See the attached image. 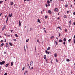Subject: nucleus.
Segmentation results:
<instances>
[{
  "instance_id": "nucleus-9",
  "label": "nucleus",
  "mask_w": 75,
  "mask_h": 75,
  "mask_svg": "<svg viewBox=\"0 0 75 75\" xmlns=\"http://www.w3.org/2000/svg\"><path fill=\"white\" fill-rule=\"evenodd\" d=\"M13 4H14V3L13 2H11V6H12Z\"/></svg>"
},
{
  "instance_id": "nucleus-46",
  "label": "nucleus",
  "mask_w": 75,
  "mask_h": 75,
  "mask_svg": "<svg viewBox=\"0 0 75 75\" xmlns=\"http://www.w3.org/2000/svg\"><path fill=\"white\" fill-rule=\"evenodd\" d=\"M65 43H66L65 42H63V44H64V45H65Z\"/></svg>"
},
{
  "instance_id": "nucleus-47",
  "label": "nucleus",
  "mask_w": 75,
  "mask_h": 75,
  "mask_svg": "<svg viewBox=\"0 0 75 75\" xmlns=\"http://www.w3.org/2000/svg\"><path fill=\"white\" fill-rule=\"evenodd\" d=\"M44 31L46 33H47V32L46 31V30H45Z\"/></svg>"
},
{
  "instance_id": "nucleus-13",
  "label": "nucleus",
  "mask_w": 75,
  "mask_h": 75,
  "mask_svg": "<svg viewBox=\"0 0 75 75\" xmlns=\"http://www.w3.org/2000/svg\"><path fill=\"white\" fill-rule=\"evenodd\" d=\"M30 63L31 64V65H33V62L32 61H31Z\"/></svg>"
},
{
  "instance_id": "nucleus-33",
  "label": "nucleus",
  "mask_w": 75,
  "mask_h": 75,
  "mask_svg": "<svg viewBox=\"0 0 75 75\" xmlns=\"http://www.w3.org/2000/svg\"><path fill=\"white\" fill-rule=\"evenodd\" d=\"M31 30H32V28H31L30 29V31H31Z\"/></svg>"
},
{
  "instance_id": "nucleus-28",
  "label": "nucleus",
  "mask_w": 75,
  "mask_h": 75,
  "mask_svg": "<svg viewBox=\"0 0 75 75\" xmlns=\"http://www.w3.org/2000/svg\"><path fill=\"white\" fill-rule=\"evenodd\" d=\"M71 41V40L70 39H69L68 40V41H69V42H70Z\"/></svg>"
},
{
  "instance_id": "nucleus-31",
  "label": "nucleus",
  "mask_w": 75,
  "mask_h": 75,
  "mask_svg": "<svg viewBox=\"0 0 75 75\" xmlns=\"http://www.w3.org/2000/svg\"><path fill=\"white\" fill-rule=\"evenodd\" d=\"M47 3H48V4H49V3H50V1H49V0H48L47 1Z\"/></svg>"
},
{
  "instance_id": "nucleus-64",
  "label": "nucleus",
  "mask_w": 75,
  "mask_h": 75,
  "mask_svg": "<svg viewBox=\"0 0 75 75\" xmlns=\"http://www.w3.org/2000/svg\"><path fill=\"white\" fill-rule=\"evenodd\" d=\"M55 44L57 45V41H55Z\"/></svg>"
},
{
  "instance_id": "nucleus-55",
  "label": "nucleus",
  "mask_w": 75,
  "mask_h": 75,
  "mask_svg": "<svg viewBox=\"0 0 75 75\" xmlns=\"http://www.w3.org/2000/svg\"><path fill=\"white\" fill-rule=\"evenodd\" d=\"M59 37H61V35L60 34H59Z\"/></svg>"
},
{
  "instance_id": "nucleus-57",
  "label": "nucleus",
  "mask_w": 75,
  "mask_h": 75,
  "mask_svg": "<svg viewBox=\"0 0 75 75\" xmlns=\"http://www.w3.org/2000/svg\"><path fill=\"white\" fill-rule=\"evenodd\" d=\"M27 1V0H24V2H25Z\"/></svg>"
},
{
  "instance_id": "nucleus-15",
  "label": "nucleus",
  "mask_w": 75,
  "mask_h": 75,
  "mask_svg": "<svg viewBox=\"0 0 75 75\" xmlns=\"http://www.w3.org/2000/svg\"><path fill=\"white\" fill-rule=\"evenodd\" d=\"M68 6V4L66 3V4L65 5V7H67Z\"/></svg>"
},
{
  "instance_id": "nucleus-17",
  "label": "nucleus",
  "mask_w": 75,
  "mask_h": 75,
  "mask_svg": "<svg viewBox=\"0 0 75 75\" xmlns=\"http://www.w3.org/2000/svg\"><path fill=\"white\" fill-rule=\"evenodd\" d=\"M38 23H41V22H40V19H38Z\"/></svg>"
},
{
  "instance_id": "nucleus-22",
  "label": "nucleus",
  "mask_w": 75,
  "mask_h": 75,
  "mask_svg": "<svg viewBox=\"0 0 75 75\" xmlns=\"http://www.w3.org/2000/svg\"><path fill=\"white\" fill-rule=\"evenodd\" d=\"M50 47H48V48H47V50H48V51H49V50H50Z\"/></svg>"
},
{
  "instance_id": "nucleus-42",
  "label": "nucleus",
  "mask_w": 75,
  "mask_h": 75,
  "mask_svg": "<svg viewBox=\"0 0 75 75\" xmlns=\"http://www.w3.org/2000/svg\"><path fill=\"white\" fill-rule=\"evenodd\" d=\"M46 62L47 63H48V61H47V59L46 60Z\"/></svg>"
},
{
  "instance_id": "nucleus-43",
  "label": "nucleus",
  "mask_w": 75,
  "mask_h": 75,
  "mask_svg": "<svg viewBox=\"0 0 75 75\" xmlns=\"http://www.w3.org/2000/svg\"><path fill=\"white\" fill-rule=\"evenodd\" d=\"M7 35H8V37H10V35L8 34Z\"/></svg>"
},
{
  "instance_id": "nucleus-59",
  "label": "nucleus",
  "mask_w": 75,
  "mask_h": 75,
  "mask_svg": "<svg viewBox=\"0 0 75 75\" xmlns=\"http://www.w3.org/2000/svg\"><path fill=\"white\" fill-rule=\"evenodd\" d=\"M74 41H75V38L74 39Z\"/></svg>"
},
{
  "instance_id": "nucleus-62",
  "label": "nucleus",
  "mask_w": 75,
  "mask_h": 75,
  "mask_svg": "<svg viewBox=\"0 0 75 75\" xmlns=\"http://www.w3.org/2000/svg\"><path fill=\"white\" fill-rule=\"evenodd\" d=\"M74 44H75V41H74Z\"/></svg>"
},
{
  "instance_id": "nucleus-19",
  "label": "nucleus",
  "mask_w": 75,
  "mask_h": 75,
  "mask_svg": "<svg viewBox=\"0 0 75 75\" xmlns=\"http://www.w3.org/2000/svg\"><path fill=\"white\" fill-rule=\"evenodd\" d=\"M59 42H62V40H61V39H60V40H59Z\"/></svg>"
},
{
  "instance_id": "nucleus-52",
  "label": "nucleus",
  "mask_w": 75,
  "mask_h": 75,
  "mask_svg": "<svg viewBox=\"0 0 75 75\" xmlns=\"http://www.w3.org/2000/svg\"><path fill=\"white\" fill-rule=\"evenodd\" d=\"M46 7H48V5L46 4Z\"/></svg>"
},
{
  "instance_id": "nucleus-26",
  "label": "nucleus",
  "mask_w": 75,
  "mask_h": 75,
  "mask_svg": "<svg viewBox=\"0 0 75 75\" xmlns=\"http://www.w3.org/2000/svg\"><path fill=\"white\" fill-rule=\"evenodd\" d=\"M54 38V36H52L51 37V39H52V38Z\"/></svg>"
},
{
  "instance_id": "nucleus-39",
  "label": "nucleus",
  "mask_w": 75,
  "mask_h": 75,
  "mask_svg": "<svg viewBox=\"0 0 75 75\" xmlns=\"http://www.w3.org/2000/svg\"><path fill=\"white\" fill-rule=\"evenodd\" d=\"M13 40L14 41H16V39H14Z\"/></svg>"
},
{
  "instance_id": "nucleus-36",
  "label": "nucleus",
  "mask_w": 75,
  "mask_h": 75,
  "mask_svg": "<svg viewBox=\"0 0 75 75\" xmlns=\"http://www.w3.org/2000/svg\"><path fill=\"white\" fill-rule=\"evenodd\" d=\"M24 67H23L22 68V71H24Z\"/></svg>"
},
{
  "instance_id": "nucleus-45",
  "label": "nucleus",
  "mask_w": 75,
  "mask_h": 75,
  "mask_svg": "<svg viewBox=\"0 0 75 75\" xmlns=\"http://www.w3.org/2000/svg\"><path fill=\"white\" fill-rule=\"evenodd\" d=\"M45 19H47V16H45Z\"/></svg>"
},
{
  "instance_id": "nucleus-53",
  "label": "nucleus",
  "mask_w": 75,
  "mask_h": 75,
  "mask_svg": "<svg viewBox=\"0 0 75 75\" xmlns=\"http://www.w3.org/2000/svg\"><path fill=\"white\" fill-rule=\"evenodd\" d=\"M37 42H39V40L38 39Z\"/></svg>"
},
{
  "instance_id": "nucleus-1",
  "label": "nucleus",
  "mask_w": 75,
  "mask_h": 75,
  "mask_svg": "<svg viewBox=\"0 0 75 75\" xmlns=\"http://www.w3.org/2000/svg\"><path fill=\"white\" fill-rule=\"evenodd\" d=\"M5 64V61H3L2 62H0V65H2L3 64Z\"/></svg>"
},
{
  "instance_id": "nucleus-23",
  "label": "nucleus",
  "mask_w": 75,
  "mask_h": 75,
  "mask_svg": "<svg viewBox=\"0 0 75 75\" xmlns=\"http://www.w3.org/2000/svg\"><path fill=\"white\" fill-rule=\"evenodd\" d=\"M15 35L16 37H18V35H17V34H15Z\"/></svg>"
},
{
  "instance_id": "nucleus-14",
  "label": "nucleus",
  "mask_w": 75,
  "mask_h": 75,
  "mask_svg": "<svg viewBox=\"0 0 75 75\" xmlns=\"http://www.w3.org/2000/svg\"><path fill=\"white\" fill-rule=\"evenodd\" d=\"M64 18H66V17H67V16H66V15H64Z\"/></svg>"
},
{
  "instance_id": "nucleus-61",
  "label": "nucleus",
  "mask_w": 75,
  "mask_h": 75,
  "mask_svg": "<svg viewBox=\"0 0 75 75\" xmlns=\"http://www.w3.org/2000/svg\"><path fill=\"white\" fill-rule=\"evenodd\" d=\"M72 5H71V8L72 7Z\"/></svg>"
},
{
  "instance_id": "nucleus-4",
  "label": "nucleus",
  "mask_w": 75,
  "mask_h": 75,
  "mask_svg": "<svg viewBox=\"0 0 75 75\" xmlns=\"http://www.w3.org/2000/svg\"><path fill=\"white\" fill-rule=\"evenodd\" d=\"M48 13H49V14H52V12H51V10H49L48 11Z\"/></svg>"
},
{
  "instance_id": "nucleus-24",
  "label": "nucleus",
  "mask_w": 75,
  "mask_h": 75,
  "mask_svg": "<svg viewBox=\"0 0 75 75\" xmlns=\"http://www.w3.org/2000/svg\"><path fill=\"white\" fill-rule=\"evenodd\" d=\"M5 28V27H3V28H2V31H3V30H4Z\"/></svg>"
},
{
  "instance_id": "nucleus-12",
  "label": "nucleus",
  "mask_w": 75,
  "mask_h": 75,
  "mask_svg": "<svg viewBox=\"0 0 75 75\" xmlns=\"http://www.w3.org/2000/svg\"><path fill=\"white\" fill-rule=\"evenodd\" d=\"M67 40V39H66V38H64L63 39V41H64V42H65V41H66Z\"/></svg>"
},
{
  "instance_id": "nucleus-10",
  "label": "nucleus",
  "mask_w": 75,
  "mask_h": 75,
  "mask_svg": "<svg viewBox=\"0 0 75 75\" xmlns=\"http://www.w3.org/2000/svg\"><path fill=\"white\" fill-rule=\"evenodd\" d=\"M9 63L6 64L5 65V66L6 67H8V65H9Z\"/></svg>"
},
{
  "instance_id": "nucleus-34",
  "label": "nucleus",
  "mask_w": 75,
  "mask_h": 75,
  "mask_svg": "<svg viewBox=\"0 0 75 75\" xmlns=\"http://www.w3.org/2000/svg\"><path fill=\"white\" fill-rule=\"evenodd\" d=\"M24 50L25 52V51H26V49H25V46L24 47Z\"/></svg>"
},
{
  "instance_id": "nucleus-51",
  "label": "nucleus",
  "mask_w": 75,
  "mask_h": 75,
  "mask_svg": "<svg viewBox=\"0 0 75 75\" xmlns=\"http://www.w3.org/2000/svg\"><path fill=\"white\" fill-rule=\"evenodd\" d=\"M50 6V4H48V6Z\"/></svg>"
},
{
  "instance_id": "nucleus-11",
  "label": "nucleus",
  "mask_w": 75,
  "mask_h": 75,
  "mask_svg": "<svg viewBox=\"0 0 75 75\" xmlns=\"http://www.w3.org/2000/svg\"><path fill=\"white\" fill-rule=\"evenodd\" d=\"M13 62H11V66H13Z\"/></svg>"
},
{
  "instance_id": "nucleus-30",
  "label": "nucleus",
  "mask_w": 75,
  "mask_h": 75,
  "mask_svg": "<svg viewBox=\"0 0 75 75\" xmlns=\"http://www.w3.org/2000/svg\"><path fill=\"white\" fill-rule=\"evenodd\" d=\"M56 28H59V29L61 30V27H57Z\"/></svg>"
},
{
  "instance_id": "nucleus-63",
  "label": "nucleus",
  "mask_w": 75,
  "mask_h": 75,
  "mask_svg": "<svg viewBox=\"0 0 75 75\" xmlns=\"http://www.w3.org/2000/svg\"><path fill=\"white\" fill-rule=\"evenodd\" d=\"M13 30H11V33H12V32H13Z\"/></svg>"
},
{
  "instance_id": "nucleus-18",
  "label": "nucleus",
  "mask_w": 75,
  "mask_h": 75,
  "mask_svg": "<svg viewBox=\"0 0 75 75\" xmlns=\"http://www.w3.org/2000/svg\"><path fill=\"white\" fill-rule=\"evenodd\" d=\"M66 61H67V62H69V61H70V60H69V59H67Z\"/></svg>"
},
{
  "instance_id": "nucleus-48",
  "label": "nucleus",
  "mask_w": 75,
  "mask_h": 75,
  "mask_svg": "<svg viewBox=\"0 0 75 75\" xmlns=\"http://www.w3.org/2000/svg\"><path fill=\"white\" fill-rule=\"evenodd\" d=\"M57 19H58V20H59V19H60V18H59V17H58L57 18Z\"/></svg>"
},
{
  "instance_id": "nucleus-6",
  "label": "nucleus",
  "mask_w": 75,
  "mask_h": 75,
  "mask_svg": "<svg viewBox=\"0 0 75 75\" xmlns=\"http://www.w3.org/2000/svg\"><path fill=\"white\" fill-rule=\"evenodd\" d=\"M5 47L6 48H7V47H8V43H6V45L5 46Z\"/></svg>"
},
{
  "instance_id": "nucleus-27",
  "label": "nucleus",
  "mask_w": 75,
  "mask_h": 75,
  "mask_svg": "<svg viewBox=\"0 0 75 75\" xmlns=\"http://www.w3.org/2000/svg\"><path fill=\"white\" fill-rule=\"evenodd\" d=\"M57 56V54H54L55 57H56Z\"/></svg>"
},
{
  "instance_id": "nucleus-40",
  "label": "nucleus",
  "mask_w": 75,
  "mask_h": 75,
  "mask_svg": "<svg viewBox=\"0 0 75 75\" xmlns=\"http://www.w3.org/2000/svg\"><path fill=\"white\" fill-rule=\"evenodd\" d=\"M56 62H58V61L57 59H56Z\"/></svg>"
},
{
  "instance_id": "nucleus-49",
  "label": "nucleus",
  "mask_w": 75,
  "mask_h": 75,
  "mask_svg": "<svg viewBox=\"0 0 75 75\" xmlns=\"http://www.w3.org/2000/svg\"><path fill=\"white\" fill-rule=\"evenodd\" d=\"M65 31H66V32H67V29H65Z\"/></svg>"
},
{
  "instance_id": "nucleus-25",
  "label": "nucleus",
  "mask_w": 75,
  "mask_h": 75,
  "mask_svg": "<svg viewBox=\"0 0 75 75\" xmlns=\"http://www.w3.org/2000/svg\"><path fill=\"white\" fill-rule=\"evenodd\" d=\"M28 41H29V39H28L27 40H26V42H28Z\"/></svg>"
},
{
  "instance_id": "nucleus-3",
  "label": "nucleus",
  "mask_w": 75,
  "mask_h": 75,
  "mask_svg": "<svg viewBox=\"0 0 75 75\" xmlns=\"http://www.w3.org/2000/svg\"><path fill=\"white\" fill-rule=\"evenodd\" d=\"M12 16H13V14L12 13H11L10 14V13L9 14V16H8V17H12Z\"/></svg>"
},
{
  "instance_id": "nucleus-44",
  "label": "nucleus",
  "mask_w": 75,
  "mask_h": 75,
  "mask_svg": "<svg viewBox=\"0 0 75 75\" xmlns=\"http://www.w3.org/2000/svg\"><path fill=\"white\" fill-rule=\"evenodd\" d=\"M28 72L27 71H25V73H26V74Z\"/></svg>"
},
{
  "instance_id": "nucleus-21",
  "label": "nucleus",
  "mask_w": 75,
  "mask_h": 75,
  "mask_svg": "<svg viewBox=\"0 0 75 75\" xmlns=\"http://www.w3.org/2000/svg\"><path fill=\"white\" fill-rule=\"evenodd\" d=\"M3 2V1H0V4H1Z\"/></svg>"
},
{
  "instance_id": "nucleus-37",
  "label": "nucleus",
  "mask_w": 75,
  "mask_h": 75,
  "mask_svg": "<svg viewBox=\"0 0 75 75\" xmlns=\"http://www.w3.org/2000/svg\"><path fill=\"white\" fill-rule=\"evenodd\" d=\"M71 20H70L69 22V24H71Z\"/></svg>"
},
{
  "instance_id": "nucleus-2",
  "label": "nucleus",
  "mask_w": 75,
  "mask_h": 75,
  "mask_svg": "<svg viewBox=\"0 0 75 75\" xmlns=\"http://www.w3.org/2000/svg\"><path fill=\"white\" fill-rule=\"evenodd\" d=\"M54 11L55 12H58V11H59V10L57 8H56L54 9Z\"/></svg>"
},
{
  "instance_id": "nucleus-20",
  "label": "nucleus",
  "mask_w": 75,
  "mask_h": 75,
  "mask_svg": "<svg viewBox=\"0 0 75 75\" xmlns=\"http://www.w3.org/2000/svg\"><path fill=\"white\" fill-rule=\"evenodd\" d=\"M3 45H4V43H2L1 45V47H3Z\"/></svg>"
},
{
  "instance_id": "nucleus-54",
  "label": "nucleus",
  "mask_w": 75,
  "mask_h": 75,
  "mask_svg": "<svg viewBox=\"0 0 75 75\" xmlns=\"http://www.w3.org/2000/svg\"><path fill=\"white\" fill-rule=\"evenodd\" d=\"M2 15V13H1L0 14V16H1V15Z\"/></svg>"
},
{
  "instance_id": "nucleus-16",
  "label": "nucleus",
  "mask_w": 75,
  "mask_h": 75,
  "mask_svg": "<svg viewBox=\"0 0 75 75\" xmlns=\"http://www.w3.org/2000/svg\"><path fill=\"white\" fill-rule=\"evenodd\" d=\"M9 45H10L11 46H13V44H12L10 42V43H9Z\"/></svg>"
},
{
  "instance_id": "nucleus-32",
  "label": "nucleus",
  "mask_w": 75,
  "mask_h": 75,
  "mask_svg": "<svg viewBox=\"0 0 75 75\" xmlns=\"http://www.w3.org/2000/svg\"><path fill=\"white\" fill-rule=\"evenodd\" d=\"M35 51H36V46H35Z\"/></svg>"
},
{
  "instance_id": "nucleus-35",
  "label": "nucleus",
  "mask_w": 75,
  "mask_h": 75,
  "mask_svg": "<svg viewBox=\"0 0 75 75\" xmlns=\"http://www.w3.org/2000/svg\"><path fill=\"white\" fill-rule=\"evenodd\" d=\"M33 69V67H31V68H30V70H31L32 69Z\"/></svg>"
},
{
  "instance_id": "nucleus-38",
  "label": "nucleus",
  "mask_w": 75,
  "mask_h": 75,
  "mask_svg": "<svg viewBox=\"0 0 75 75\" xmlns=\"http://www.w3.org/2000/svg\"><path fill=\"white\" fill-rule=\"evenodd\" d=\"M7 75V73H5L4 74V75Z\"/></svg>"
},
{
  "instance_id": "nucleus-5",
  "label": "nucleus",
  "mask_w": 75,
  "mask_h": 75,
  "mask_svg": "<svg viewBox=\"0 0 75 75\" xmlns=\"http://www.w3.org/2000/svg\"><path fill=\"white\" fill-rule=\"evenodd\" d=\"M44 59H45H45H46L47 58V56H46V55H44Z\"/></svg>"
},
{
  "instance_id": "nucleus-29",
  "label": "nucleus",
  "mask_w": 75,
  "mask_h": 75,
  "mask_svg": "<svg viewBox=\"0 0 75 75\" xmlns=\"http://www.w3.org/2000/svg\"><path fill=\"white\" fill-rule=\"evenodd\" d=\"M8 17H7V19L6 21V23H7V21H8Z\"/></svg>"
},
{
  "instance_id": "nucleus-56",
  "label": "nucleus",
  "mask_w": 75,
  "mask_h": 75,
  "mask_svg": "<svg viewBox=\"0 0 75 75\" xmlns=\"http://www.w3.org/2000/svg\"><path fill=\"white\" fill-rule=\"evenodd\" d=\"M73 14H74V15H75V12H74V13H73Z\"/></svg>"
},
{
  "instance_id": "nucleus-8",
  "label": "nucleus",
  "mask_w": 75,
  "mask_h": 75,
  "mask_svg": "<svg viewBox=\"0 0 75 75\" xmlns=\"http://www.w3.org/2000/svg\"><path fill=\"white\" fill-rule=\"evenodd\" d=\"M19 26H21V22H20V21H19Z\"/></svg>"
},
{
  "instance_id": "nucleus-50",
  "label": "nucleus",
  "mask_w": 75,
  "mask_h": 75,
  "mask_svg": "<svg viewBox=\"0 0 75 75\" xmlns=\"http://www.w3.org/2000/svg\"><path fill=\"white\" fill-rule=\"evenodd\" d=\"M1 42H3V40H1Z\"/></svg>"
},
{
  "instance_id": "nucleus-41",
  "label": "nucleus",
  "mask_w": 75,
  "mask_h": 75,
  "mask_svg": "<svg viewBox=\"0 0 75 75\" xmlns=\"http://www.w3.org/2000/svg\"><path fill=\"white\" fill-rule=\"evenodd\" d=\"M73 24H74V25H75V22H74L73 23Z\"/></svg>"
},
{
  "instance_id": "nucleus-58",
  "label": "nucleus",
  "mask_w": 75,
  "mask_h": 75,
  "mask_svg": "<svg viewBox=\"0 0 75 75\" xmlns=\"http://www.w3.org/2000/svg\"><path fill=\"white\" fill-rule=\"evenodd\" d=\"M51 2H52V0H50V2H51Z\"/></svg>"
},
{
  "instance_id": "nucleus-60",
  "label": "nucleus",
  "mask_w": 75,
  "mask_h": 75,
  "mask_svg": "<svg viewBox=\"0 0 75 75\" xmlns=\"http://www.w3.org/2000/svg\"><path fill=\"white\" fill-rule=\"evenodd\" d=\"M2 67L1 66H0V69H1Z\"/></svg>"
},
{
  "instance_id": "nucleus-7",
  "label": "nucleus",
  "mask_w": 75,
  "mask_h": 75,
  "mask_svg": "<svg viewBox=\"0 0 75 75\" xmlns=\"http://www.w3.org/2000/svg\"><path fill=\"white\" fill-rule=\"evenodd\" d=\"M45 52H46V54H50V52H48V51L47 50Z\"/></svg>"
}]
</instances>
